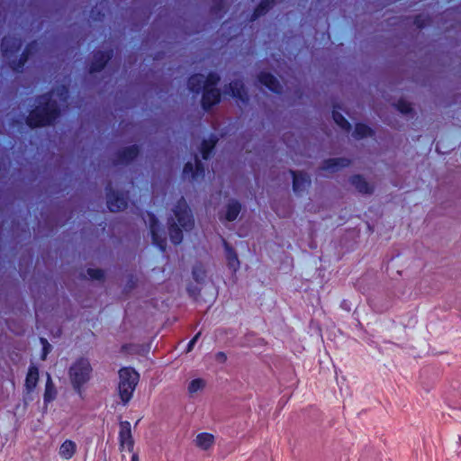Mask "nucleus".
<instances>
[{"mask_svg": "<svg viewBox=\"0 0 461 461\" xmlns=\"http://www.w3.org/2000/svg\"><path fill=\"white\" fill-rule=\"evenodd\" d=\"M119 394L122 402L127 403L131 399L140 375L134 369L123 367L119 371Z\"/></svg>", "mask_w": 461, "mask_h": 461, "instance_id": "nucleus-3", "label": "nucleus"}, {"mask_svg": "<svg viewBox=\"0 0 461 461\" xmlns=\"http://www.w3.org/2000/svg\"><path fill=\"white\" fill-rule=\"evenodd\" d=\"M203 177L205 176V168L203 167Z\"/></svg>", "mask_w": 461, "mask_h": 461, "instance_id": "nucleus-46", "label": "nucleus"}, {"mask_svg": "<svg viewBox=\"0 0 461 461\" xmlns=\"http://www.w3.org/2000/svg\"><path fill=\"white\" fill-rule=\"evenodd\" d=\"M202 388V379H194L188 385V393L190 397H194V394Z\"/></svg>", "mask_w": 461, "mask_h": 461, "instance_id": "nucleus-30", "label": "nucleus"}, {"mask_svg": "<svg viewBox=\"0 0 461 461\" xmlns=\"http://www.w3.org/2000/svg\"><path fill=\"white\" fill-rule=\"evenodd\" d=\"M127 206L126 196L112 189L111 184L107 186V207L113 212H120Z\"/></svg>", "mask_w": 461, "mask_h": 461, "instance_id": "nucleus-11", "label": "nucleus"}, {"mask_svg": "<svg viewBox=\"0 0 461 461\" xmlns=\"http://www.w3.org/2000/svg\"><path fill=\"white\" fill-rule=\"evenodd\" d=\"M92 366L86 358H79L69 368L68 374L75 389L79 390L89 379Z\"/></svg>", "mask_w": 461, "mask_h": 461, "instance_id": "nucleus-4", "label": "nucleus"}, {"mask_svg": "<svg viewBox=\"0 0 461 461\" xmlns=\"http://www.w3.org/2000/svg\"><path fill=\"white\" fill-rule=\"evenodd\" d=\"M288 173L292 177V190L295 194H300L312 185V177L306 171L289 169Z\"/></svg>", "mask_w": 461, "mask_h": 461, "instance_id": "nucleus-7", "label": "nucleus"}, {"mask_svg": "<svg viewBox=\"0 0 461 461\" xmlns=\"http://www.w3.org/2000/svg\"><path fill=\"white\" fill-rule=\"evenodd\" d=\"M187 86L192 93L199 94L202 92V73L191 76L187 80Z\"/></svg>", "mask_w": 461, "mask_h": 461, "instance_id": "nucleus-28", "label": "nucleus"}, {"mask_svg": "<svg viewBox=\"0 0 461 461\" xmlns=\"http://www.w3.org/2000/svg\"><path fill=\"white\" fill-rule=\"evenodd\" d=\"M375 133V129L372 128L370 125H368L366 122H357L355 124V128L352 132V137L357 140H360L367 137H373Z\"/></svg>", "mask_w": 461, "mask_h": 461, "instance_id": "nucleus-18", "label": "nucleus"}, {"mask_svg": "<svg viewBox=\"0 0 461 461\" xmlns=\"http://www.w3.org/2000/svg\"><path fill=\"white\" fill-rule=\"evenodd\" d=\"M274 3V0H262L258 7L256 9L254 16L255 18L263 14Z\"/></svg>", "mask_w": 461, "mask_h": 461, "instance_id": "nucleus-31", "label": "nucleus"}, {"mask_svg": "<svg viewBox=\"0 0 461 461\" xmlns=\"http://www.w3.org/2000/svg\"><path fill=\"white\" fill-rule=\"evenodd\" d=\"M392 118H393V117H389V116H386V117H379V119H381V121H382L383 122H390V119H392ZM393 118L395 119L396 117H393Z\"/></svg>", "mask_w": 461, "mask_h": 461, "instance_id": "nucleus-40", "label": "nucleus"}, {"mask_svg": "<svg viewBox=\"0 0 461 461\" xmlns=\"http://www.w3.org/2000/svg\"><path fill=\"white\" fill-rule=\"evenodd\" d=\"M39 380V371L36 366H31L29 368L26 380L25 386L28 392H31L37 385Z\"/></svg>", "mask_w": 461, "mask_h": 461, "instance_id": "nucleus-26", "label": "nucleus"}, {"mask_svg": "<svg viewBox=\"0 0 461 461\" xmlns=\"http://www.w3.org/2000/svg\"><path fill=\"white\" fill-rule=\"evenodd\" d=\"M139 154V148L136 145L128 147L121 150L117 154V158L114 160L115 164H128L133 160Z\"/></svg>", "mask_w": 461, "mask_h": 461, "instance_id": "nucleus-19", "label": "nucleus"}, {"mask_svg": "<svg viewBox=\"0 0 461 461\" xmlns=\"http://www.w3.org/2000/svg\"><path fill=\"white\" fill-rule=\"evenodd\" d=\"M396 106L402 113H409L411 112V104L406 100H399Z\"/></svg>", "mask_w": 461, "mask_h": 461, "instance_id": "nucleus-33", "label": "nucleus"}, {"mask_svg": "<svg viewBox=\"0 0 461 461\" xmlns=\"http://www.w3.org/2000/svg\"><path fill=\"white\" fill-rule=\"evenodd\" d=\"M242 208L243 204L240 200L236 198H230L225 204L224 212H220L219 217L221 220L234 221L238 219Z\"/></svg>", "mask_w": 461, "mask_h": 461, "instance_id": "nucleus-12", "label": "nucleus"}, {"mask_svg": "<svg viewBox=\"0 0 461 461\" xmlns=\"http://www.w3.org/2000/svg\"><path fill=\"white\" fill-rule=\"evenodd\" d=\"M119 440L121 451L127 448L129 452H133L134 439L131 434V423L129 421L125 420L120 422Z\"/></svg>", "mask_w": 461, "mask_h": 461, "instance_id": "nucleus-13", "label": "nucleus"}, {"mask_svg": "<svg viewBox=\"0 0 461 461\" xmlns=\"http://www.w3.org/2000/svg\"><path fill=\"white\" fill-rule=\"evenodd\" d=\"M113 56V50H108L105 51L96 50L93 53V59L89 66V73L101 72L107 63L112 59Z\"/></svg>", "mask_w": 461, "mask_h": 461, "instance_id": "nucleus-9", "label": "nucleus"}, {"mask_svg": "<svg viewBox=\"0 0 461 461\" xmlns=\"http://www.w3.org/2000/svg\"><path fill=\"white\" fill-rule=\"evenodd\" d=\"M228 119H233L235 122H239L241 120L247 119V117H227ZM261 119V122H285L286 119H294L299 121L298 119H303V121H312V119H323L324 117H248L249 122H252L253 119ZM326 119L333 120L340 127L350 130L352 128L351 123L348 122V117H325Z\"/></svg>", "mask_w": 461, "mask_h": 461, "instance_id": "nucleus-5", "label": "nucleus"}, {"mask_svg": "<svg viewBox=\"0 0 461 461\" xmlns=\"http://www.w3.org/2000/svg\"><path fill=\"white\" fill-rule=\"evenodd\" d=\"M259 82L273 92H278L280 84L278 80L268 73H261L258 77Z\"/></svg>", "mask_w": 461, "mask_h": 461, "instance_id": "nucleus-23", "label": "nucleus"}, {"mask_svg": "<svg viewBox=\"0 0 461 461\" xmlns=\"http://www.w3.org/2000/svg\"><path fill=\"white\" fill-rule=\"evenodd\" d=\"M218 81L219 77L216 74L210 73L205 82H203V110L219 101L220 92L214 86Z\"/></svg>", "mask_w": 461, "mask_h": 461, "instance_id": "nucleus-6", "label": "nucleus"}, {"mask_svg": "<svg viewBox=\"0 0 461 461\" xmlns=\"http://www.w3.org/2000/svg\"><path fill=\"white\" fill-rule=\"evenodd\" d=\"M215 359L220 363H225L227 360V356L224 352L219 351L215 354Z\"/></svg>", "mask_w": 461, "mask_h": 461, "instance_id": "nucleus-38", "label": "nucleus"}, {"mask_svg": "<svg viewBox=\"0 0 461 461\" xmlns=\"http://www.w3.org/2000/svg\"><path fill=\"white\" fill-rule=\"evenodd\" d=\"M348 181L362 194H372L375 191V186L361 174H353Z\"/></svg>", "mask_w": 461, "mask_h": 461, "instance_id": "nucleus-17", "label": "nucleus"}, {"mask_svg": "<svg viewBox=\"0 0 461 461\" xmlns=\"http://www.w3.org/2000/svg\"><path fill=\"white\" fill-rule=\"evenodd\" d=\"M226 135L222 131L220 134L210 132L207 137L203 135V162L209 160L215 152L216 145L221 138Z\"/></svg>", "mask_w": 461, "mask_h": 461, "instance_id": "nucleus-16", "label": "nucleus"}, {"mask_svg": "<svg viewBox=\"0 0 461 461\" xmlns=\"http://www.w3.org/2000/svg\"><path fill=\"white\" fill-rule=\"evenodd\" d=\"M224 248L228 267L233 271H236L237 269H239L240 265L238 254L235 249L226 241H224Z\"/></svg>", "mask_w": 461, "mask_h": 461, "instance_id": "nucleus-20", "label": "nucleus"}, {"mask_svg": "<svg viewBox=\"0 0 461 461\" xmlns=\"http://www.w3.org/2000/svg\"><path fill=\"white\" fill-rule=\"evenodd\" d=\"M131 461H139V456L136 453H133L131 456Z\"/></svg>", "mask_w": 461, "mask_h": 461, "instance_id": "nucleus-43", "label": "nucleus"}, {"mask_svg": "<svg viewBox=\"0 0 461 461\" xmlns=\"http://www.w3.org/2000/svg\"><path fill=\"white\" fill-rule=\"evenodd\" d=\"M229 89H230V94L240 99V101L244 102L247 98V94H246V91L244 90V87H243V85L241 82L240 81H233L230 84V86H229Z\"/></svg>", "mask_w": 461, "mask_h": 461, "instance_id": "nucleus-25", "label": "nucleus"}, {"mask_svg": "<svg viewBox=\"0 0 461 461\" xmlns=\"http://www.w3.org/2000/svg\"><path fill=\"white\" fill-rule=\"evenodd\" d=\"M214 443V436L209 432H203V451L207 450Z\"/></svg>", "mask_w": 461, "mask_h": 461, "instance_id": "nucleus-34", "label": "nucleus"}, {"mask_svg": "<svg viewBox=\"0 0 461 461\" xmlns=\"http://www.w3.org/2000/svg\"><path fill=\"white\" fill-rule=\"evenodd\" d=\"M351 163L352 159L346 157L329 158L321 162L320 169L330 174H334L342 168L348 167Z\"/></svg>", "mask_w": 461, "mask_h": 461, "instance_id": "nucleus-10", "label": "nucleus"}, {"mask_svg": "<svg viewBox=\"0 0 461 461\" xmlns=\"http://www.w3.org/2000/svg\"><path fill=\"white\" fill-rule=\"evenodd\" d=\"M450 118H451V119H453V120H454V119H456V117H455V116H452V117H450ZM456 119H458V117H456Z\"/></svg>", "mask_w": 461, "mask_h": 461, "instance_id": "nucleus-48", "label": "nucleus"}, {"mask_svg": "<svg viewBox=\"0 0 461 461\" xmlns=\"http://www.w3.org/2000/svg\"><path fill=\"white\" fill-rule=\"evenodd\" d=\"M77 450V445L72 440H66L59 447V455L64 459H70Z\"/></svg>", "mask_w": 461, "mask_h": 461, "instance_id": "nucleus-27", "label": "nucleus"}, {"mask_svg": "<svg viewBox=\"0 0 461 461\" xmlns=\"http://www.w3.org/2000/svg\"><path fill=\"white\" fill-rule=\"evenodd\" d=\"M55 389L52 384L50 376L48 375V381L46 384V389L44 393V401L50 402L54 399Z\"/></svg>", "mask_w": 461, "mask_h": 461, "instance_id": "nucleus-29", "label": "nucleus"}, {"mask_svg": "<svg viewBox=\"0 0 461 461\" xmlns=\"http://www.w3.org/2000/svg\"><path fill=\"white\" fill-rule=\"evenodd\" d=\"M340 308L342 310H344L345 312H349L351 311V306H352V303L348 299H343L341 302H340V304H339Z\"/></svg>", "mask_w": 461, "mask_h": 461, "instance_id": "nucleus-35", "label": "nucleus"}, {"mask_svg": "<svg viewBox=\"0 0 461 461\" xmlns=\"http://www.w3.org/2000/svg\"><path fill=\"white\" fill-rule=\"evenodd\" d=\"M208 118H209V117L203 116V123H204V122H211L209 120H207ZM204 129H205V128L203 127V130H204Z\"/></svg>", "mask_w": 461, "mask_h": 461, "instance_id": "nucleus-44", "label": "nucleus"}, {"mask_svg": "<svg viewBox=\"0 0 461 461\" xmlns=\"http://www.w3.org/2000/svg\"><path fill=\"white\" fill-rule=\"evenodd\" d=\"M194 443L198 447H202V433L196 436L194 439Z\"/></svg>", "mask_w": 461, "mask_h": 461, "instance_id": "nucleus-39", "label": "nucleus"}, {"mask_svg": "<svg viewBox=\"0 0 461 461\" xmlns=\"http://www.w3.org/2000/svg\"><path fill=\"white\" fill-rule=\"evenodd\" d=\"M38 50L37 41L29 42L24 50L23 51L19 59H15L10 61L9 66L14 72H22L25 63L28 61L31 56L36 53Z\"/></svg>", "mask_w": 461, "mask_h": 461, "instance_id": "nucleus-8", "label": "nucleus"}, {"mask_svg": "<svg viewBox=\"0 0 461 461\" xmlns=\"http://www.w3.org/2000/svg\"><path fill=\"white\" fill-rule=\"evenodd\" d=\"M68 91L62 86L56 92L50 91L37 96L32 101L33 109L28 115H61L60 104L67 103Z\"/></svg>", "mask_w": 461, "mask_h": 461, "instance_id": "nucleus-1", "label": "nucleus"}, {"mask_svg": "<svg viewBox=\"0 0 461 461\" xmlns=\"http://www.w3.org/2000/svg\"><path fill=\"white\" fill-rule=\"evenodd\" d=\"M41 343L43 344V356L42 359L46 358L47 354L50 351L51 346L45 339H41Z\"/></svg>", "mask_w": 461, "mask_h": 461, "instance_id": "nucleus-36", "label": "nucleus"}, {"mask_svg": "<svg viewBox=\"0 0 461 461\" xmlns=\"http://www.w3.org/2000/svg\"><path fill=\"white\" fill-rule=\"evenodd\" d=\"M149 230L153 243L158 246L162 251H165L167 246V240L165 233L160 230L158 221L154 215L149 214Z\"/></svg>", "mask_w": 461, "mask_h": 461, "instance_id": "nucleus-15", "label": "nucleus"}, {"mask_svg": "<svg viewBox=\"0 0 461 461\" xmlns=\"http://www.w3.org/2000/svg\"><path fill=\"white\" fill-rule=\"evenodd\" d=\"M349 119H351L352 121H356L357 119H358L359 117H355V116H352V117H348Z\"/></svg>", "mask_w": 461, "mask_h": 461, "instance_id": "nucleus-45", "label": "nucleus"}, {"mask_svg": "<svg viewBox=\"0 0 461 461\" xmlns=\"http://www.w3.org/2000/svg\"><path fill=\"white\" fill-rule=\"evenodd\" d=\"M174 214L175 219L169 221V236L173 243L179 244L183 240L182 229L189 230L194 227V219L184 197L178 200Z\"/></svg>", "mask_w": 461, "mask_h": 461, "instance_id": "nucleus-2", "label": "nucleus"}, {"mask_svg": "<svg viewBox=\"0 0 461 461\" xmlns=\"http://www.w3.org/2000/svg\"><path fill=\"white\" fill-rule=\"evenodd\" d=\"M406 122H410V121H417L420 117H413V116H411V117H403Z\"/></svg>", "mask_w": 461, "mask_h": 461, "instance_id": "nucleus-42", "label": "nucleus"}, {"mask_svg": "<svg viewBox=\"0 0 461 461\" xmlns=\"http://www.w3.org/2000/svg\"><path fill=\"white\" fill-rule=\"evenodd\" d=\"M201 333H202L201 331L197 332L195 334V336L190 340V342L188 343V346H187L186 352H190L193 349V347H194V343L197 341Z\"/></svg>", "mask_w": 461, "mask_h": 461, "instance_id": "nucleus-37", "label": "nucleus"}, {"mask_svg": "<svg viewBox=\"0 0 461 461\" xmlns=\"http://www.w3.org/2000/svg\"><path fill=\"white\" fill-rule=\"evenodd\" d=\"M202 170V162L199 159L198 156L194 157V164L192 162H187L183 169V175L185 177H188L190 179H194L195 176Z\"/></svg>", "mask_w": 461, "mask_h": 461, "instance_id": "nucleus-21", "label": "nucleus"}, {"mask_svg": "<svg viewBox=\"0 0 461 461\" xmlns=\"http://www.w3.org/2000/svg\"><path fill=\"white\" fill-rule=\"evenodd\" d=\"M193 276L194 277V279L199 282V279H198V270L196 268L194 269L193 271Z\"/></svg>", "mask_w": 461, "mask_h": 461, "instance_id": "nucleus-41", "label": "nucleus"}, {"mask_svg": "<svg viewBox=\"0 0 461 461\" xmlns=\"http://www.w3.org/2000/svg\"><path fill=\"white\" fill-rule=\"evenodd\" d=\"M25 119L26 124L30 128L41 127L50 125L53 123L57 117H23Z\"/></svg>", "mask_w": 461, "mask_h": 461, "instance_id": "nucleus-24", "label": "nucleus"}, {"mask_svg": "<svg viewBox=\"0 0 461 461\" xmlns=\"http://www.w3.org/2000/svg\"><path fill=\"white\" fill-rule=\"evenodd\" d=\"M446 402L450 408L461 411V385L447 393Z\"/></svg>", "mask_w": 461, "mask_h": 461, "instance_id": "nucleus-22", "label": "nucleus"}, {"mask_svg": "<svg viewBox=\"0 0 461 461\" xmlns=\"http://www.w3.org/2000/svg\"><path fill=\"white\" fill-rule=\"evenodd\" d=\"M23 41L19 37L7 35L2 39L1 50L4 58H10L22 48Z\"/></svg>", "mask_w": 461, "mask_h": 461, "instance_id": "nucleus-14", "label": "nucleus"}, {"mask_svg": "<svg viewBox=\"0 0 461 461\" xmlns=\"http://www.w3.org/2000/svg\"><path fill=\"white\" fill-rule=\"evenodd\" d=\"M91 13H92V15H94V14H95V10L93 9V10L91 11Z\"/></svg>", "mask_w": 461, "mask_h": 461, "instance_id": "nucleus-47", "label": "nucleus"}, {"mask_svg": "<svg viewBox=\"0 0 461 461\" xmlns=\"http://www.w3.org/2000/svg\"><path fill=\"white\" fill-rule=\"evenodd\" d=\"M87 275L91 279L94 280H103L104 277V273L102 269L98 268H88Z\"/></svg>", "mask_w": 461, "mask_h": 461, "instance_id": "nucleus-32", "label": "nucleus"}]
</instances>
